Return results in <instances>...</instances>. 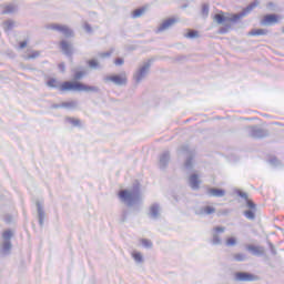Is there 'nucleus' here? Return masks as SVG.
Listing matches in <instances>:
<instances>
[{
    "label": "nucleus",
    "mask_w": 284,
    "mask_h": 284,
    "mask_svg": "<svg viewBox=\"0 0 284 284\" xmlns=\"http://www.w3.org/2000/svg\"><path fill=\"white\" fill-rule=\"evenodd\" d=\"M47 85H49V88H58L60 92H99V88L78 81H64L59 85V81H57L54 78H50Z\"/></svg>",
    "instance_id": "obj_1"
},
{
    "label": "nucleus",
    "mask_w": 284,
    "mask_h": 284,
    "mask_svg": "<svg viewBox=\"0 0 284 284\" xmlns=\"http://www.w3.org/2000/svg\"><path fill=\"white\" fill-rule=\"evenodd\" d=\"M256 6H258L257 1L251 3L248 7H246L245 11L242 13H226V12L220 11L219 13H216L213 17V19L216 23H219V26H221L223 23H239V21H241V19H243L245 13L252 12V10H254V8H256Z\"/></svg>",
    "instance_id": "obj_2"
},
{
    "label": "nucleus",
    "mask_w": 284,
    "mask_h": 284,
    "mask_svg": "<svg viewBox=\"0 0 284 284\" xmlns=\"http://www.w3.org/2000/svg\"><path fill=\"white\" fill-rule=\"evenodd\" d=\"M235 280L241 282L252 283L254 281H258V276L252 273L237 272L235 273Z\"/></svg>",
    "instance_id": "obj_3"
},
{
    "label": "nucleus",
    "mask_w": 284,
    "mask_h": 284,
    "mask_svg": "<svg viewBox=\"0 0 284 284\" xmlns=\"http://www.w3.org/2000/svg\"><path fill=\"white\" fill-rule=\"evenodd\" d=\"M278 21H281V16L270 13V14H265L262 18L261 24L262 26H274V24L278 23Z\"/></svg>",
    "instance_id": "obj_4"
},
{
    "label": "nucleus",
    "mask_w": 284,
    "mask_h": 284,
    "mask_svg": "<svg viewBox=\"0 0 284 284\" xmlns=\"http://www.w3.org/2000/svg\"><path fill=\"white\" fill-rule=\"evenodd\" d=\"M105 81H111V83H114L115 85H125V83H128V77L125 73L109 75Z\"/></svg>",
    "instance_id": "obj_5"
},
{
    "label": "nucleus",
    "mask_w": 284,
    "mask_h": 284,
    "mask_svg": "<svg viewBox=\"0 0 284 284\" xmlns=\"http://www.w3.org/2000/svg\"><path fill=\"white\" fill-rule=\"evenodd\" d=\"M50 30H55L57 32H62L64 37H72V30L68 26L63 24H51Z\"/></svg>",
    "instance_id": "obj_6"
},
{
    "label": "nucleus",
    "mask_w": 284,
    "mask_h": 284,
    "mask_svg": "<svg viewBox=\"0 0 284 284\" xmlns=\"http://www.w3.org/2000/svg\"><path fill=\"white\" fill-rule=\"evenodd\" d=\"M118 196L119 199H121V201H128L129 203H132V201H134V194H132V192L128 190L120 191Z\"/></svg>",
    "instance_id": "obj_7"
},
{
    "label": "nucleus",
    "mask_w": 284,
    "mask_h": 284,
    "mask_svg": "<svg viewBox=\"0 0 284 284\" xmlns=\"http://www.w3.org/2000/svg\"><path fill=\"white\" fill-rule=\"evenodd\" d=\"M190 184L193 190H199V186L201 185V180L199 179V174H192L190 176Z\"/></svg>",
    "instance_id": "obj_8"
},
{
    "label": "nucleus",
    "mask_w": 284,
    "mask_h": 284,
    "mask_svg": "<svg viewBox=\"0 0 284 284\" xmlns=\"http://www.w3.org/2000/svg\"><path fill=\"white\" fill-rule=\"evenodd\" d=\"M267 30L265 29H253L248 32V37H265Z\"/></svg>",
    "instance_id": "obj_9"
},
{
    "label": "nucleus",
    "mask_w": 284,
    "mask_h": 284,
    "mask_svg": "<svg viewBox=\"0 0 284 284\" xmlns=\"http://www.w3.org/2000/svg\"><path fill=\"white\" fill-rule=\"evenodd\" d=\"M209 194H210V196H216V197L225 196V190H223V189H209Z\"/></svg>",
    "instance_id": "obj_10"
},
{
    "label": "nucleus",
    "mask_w": 284,
    "mask_h": 284,
    "mask_svg": "<svg viewBox=\"0 0 284 284\" xmlns=\"http://www.w3.org/2000/svg\"><path fill=\"white\" fill-rule=\"evenodd\" d=\"M175 23H176V19L174 18L168 19L161 24L160 30H168V28H172V26H174Z\"/></svg>",
    "instance_id": "obj_11"
},
{
    "label": "nucleus",
    "mask_w": 284,
    "mask_h": 284,
    "mask_svg": "<svg viewBox=\"0 0 284 284\" xmlns=\"http://www.w3.org/2000/svg\"><path fill=\"white\" fill-rule=\"evenodd\" d=\"M67 123H70L73 128H81V120L77 118H67Z\"/></svg>",
    "instance_id": "obj_12"
},
{
    "label": "nucleus",
    "mask_w": 284,
    "mask_h": 284,
    "mask_svg": "<svg viewBox=\"0 0 284 284\" xmlns=\"http://www.w3.org/2000/svg\"><path fill=\"white\" fill-rule=\"evenodd\" d=\"M148 72V67H143L142 69H140V71L138 72L135 80L136 81H141V79H143L145 77Z\"/></svg>",
    "instance_id": "obj_13"
},
{
    "label": "nucleus",
    "mask_w": 284,
    "mask_h": 284,
    "mask_svg": "<svg viewBox=\"0 0 284 284\" xmlns=\"http://www.w3.org/2000/svg\"><path fill=\"white\" fill-rule=\"evenodd\" d=\"M232 30V24L226 23L224 27L219 29V34H227Z\"/></svg>",
    "instance_id": "obj_14"
},
{
    "label": "nucleus",
    "mask_w": 284,
    "mask_h": 284,
    "mask_svg": "<svg viewBox=\"0 0 284 284\" xmlns=\"http://www.w3.org/2000/svg\"><path fill=\"white\" fill-rule=\"evenodd\" d=\"M246 248L248 252H252V254H261V247L255 245H247Z\"/></svg>",
    "instance_id": "obj_15"
},
{
    "label": "nucleus",
    "mask_w": 284,
    "mask_h": 284,
    "mask_svg": "<svg viewBox=\"0 0 284 284\" xmlns=\"http://www.w3.org/2000/svg\"><path fill=\"white\" fill-rule=\"evenodd\" d=\"M144 12H145V9H143V8L136 9L133 11L132 17H133V19H138V17H143Z\"/></svg>",
    "instance_id": "obj_16"
},
{
    "label": "nucleus",
    "mask_w": 284,
    "mask_h": 284,
    "mask_svg": "<svg viewBox=\"0 0 284 284\" xmlns=\"http://www.w3.org/2000/svg\"><path fill=\"white\" fill-rule=\"evenodd\" d=\"M234 261H237V263H241L245 261L246 256L243 253H236L233 255Z\"/></svg>",
    "instance_id": "obj_17"
},
{
    "label": "nucleus",
    "mask_w": 284,
    "mask_h": 284,
    "mask_svg": "<svg viewBox=\"0 0 284 284\" xmlns=\"http://www.w3.org/2000/svg\"><path fill=\"white\" fill-rule=\"evenodd\" d=\"M132 257L134 258V261H136V263H142L143 262V255H141L140 252H133Z\"/></svg>",
    "instance_id": "obj_18"
},
{
    "label": "nucleus",
    "mask_w": 284,
    "mask_h": 284,
    "mask_svg": "<svg viewBox=\"0 0 284 284\" xmlns=\"http://www.w3.org/2000/svg\"><path fill=\"white\" fill-rule=\"evenodd\" d=\"M60 45H61V49L63 50V52H65V54H69V52H70V44L67 41H62L60 43Z\"/></svg>",
    "instance_id": "obj_19"
},
{
    "label": "nucleus",
    "mask_w": 284,
    "mask_h": 284,
    "mask_svg": "<svg viewBox=\"0 0 284 284\" xmlns=\"http://www.w3.org/2000/svg\"><path fill=\"white\" fill-rule=\"evenodd\" d=\"M226 245L227 247H234V245H236V237H227Z\"/></svg>",
    "instance_id": "obj_20"
},
{
    "label": "nucleus",
    "mask_w": 284,
    "mask_h": 284,
    "mask_svg": "<svg viewBox=\"0 0 284 284\" xmlns=\"http://www.w3.org/2000/svg\"><path fill=\"white\" fill-rule=\"evenodd\" d=\"M84 77H85L84 71H75V73H74L75 81H79V80L83 79Z\"/></svg>",
    "instance_id": "obj_21"
},
{
    "label": "nucleus",
    "mask_w": 284,
    "mask_h": 284,
    "mask_svg": "<svg viewBox=\"0 0 284 284\" xmlns=\"http://www.w3.org/2000/svg\"><path fill=\"white\" fill-rule=\"evenodd\" d=\"M187 39H196L199 37V31L191 30L186 33Z\"/></svg>",
    "instance_id": "obj_22"
},
{
    "label": "nucleus",
    "mask_w": 284,
    "mask_h": 284,
    "mask_svg": "<svg viewBox=\"0 0 284 284\" xmlns=\"http://www.w3.org/2000/svg\"><path fill=\"white\" fill-rule=\"evenodd\" d=\"M204 214H214V212H216V209H214V206H205L203 209Z\"/></svg>",
    "instance_id": "obj_23"
},
{
    "label": "nucleus",
    "mask_w": 284,
    "mask_h": 284,
    "mask_svg": "<svg viewBox=\"0 0 284 284\" xmlns=\"http://www.w3.org/2000/svg\"><path fill=\"white\" fill-rule=\"evenodd\" d=\"M10 12H14V6H12V4L4 7L3 14H10Z\"/></svg>",
    "instance_id": "obj_24"
},
{
    "label": "nucleus",
    "mask_w": 284,
    "mask_h": 284,
    "mask_svg": "<svg viewBox=\"0 0 284 284\" xmlns=\"http://www.w3.org/2000/svg\"><path fill=\"white\" fill-rule=\"evenodd\" d=\"M88 65L90 68H92V69H97V68H99V61H97V60H89L88 61Z\"/></svg>",
    "instance_id": "obj_25"
},
{
    "label": "nucleus",
    "mask_w": 284,
    "mask_h": 284,
    "mask_svg": "<svg viewBox=\"0 0 284 284\" xmlns=\"http://www.w3.org/2000/svg\"><path fill=\"white\" fill-rule=\"evenodd\" d=\"M2 236L4 241H10V239H12V231H4Z\"/></svg>",
    "instance_id": "obj_26"
},
{
    "label": "nucleus",
    "mask_w": 284,
    "mask_h": 284,
    "mask_svg": "<svg viewBox=\"0 0 284 284\" xmlns=\"http://www.w3.org/2000/svg\"><path fill=\"white\" fill-rule=\"evenodd\" d=\"M141 243L143 245V247H152V242L148 239H142Z\"/></svg>",
    "instance_id": "obj_27"
},
{
    "label": "nucleus",
    "mask_w": 284,
    "mask_h": 284,
    "mask_svg": "<svg viewBox=\"0 0 284 284\" xmlns=\"http://www.w3.org/2000/svg\"><path fill=\"white\" fill-rule=\"evenodd\" d=\"M209 12H210V7L207 4H203L202 14H204V17H207Z\"/></svg>",
    "instance_id": "obj_28"
},
{
    "label": "nucleus",
    "mask_w": 284,
    "mask_h": 284,
    "mask_svg": "<svg viewBox=\"0 0 284 284\" xmlns=\"http://www.w3.org/2000/svg\"><path fill=\"white\" fill-rule=\"evenodd\" d=\"M151 214H152V216H158L159 215V206L153 205L151 207Z\"/></svg>",
    "instance_id": "obj_29"
},
{
    "label": "nucleus",
    "mask_w": 284,
    "mask_h": 284,
    "mask_svg": "<svg viewBox=\"0 0 284 284\" xmlns=\"http://www.w3.org/2000/svg\"><path fill=\"white\" fill-rule=\"evenodd\" d=\"M244 214L246 219L254 220V211H246Z\"/></svg>",
    "instance_id": "obj_30"
},
{
    "label": "nucleus",
    "mask_w": 284,
    "mask_h": 284,
    "mask_svg": "<svg viewBox=\"0 0 284 284\" xmlns=\"http://www.w3.org/2000/svg\"><path fill=\"white\" fill-rule=\"evenodd\" d=\"M247 207H250V210H255L256 209V204H254V202L252 200H247Z\"/></svg>",
    "instance_id": "obj_31"
},
{
    "label": "nucleus",
    "mask_w": 284,
    "mask_h": 284,
    "mask_svg": "<svg viewBox=\"0 0 284 284\" xmlns=\"http://www.w3.org/2000/svg\"><path fill=\"white\" fill-rule=\"evenodd\" d=\"M39 51H33L31 54H29L28 57H27V59H37V57H39Z\"/></svg>",
    "instance_id": "obj_32"
},
{
    "label": "nucleus",
    "mask_w": 284,
    "mask_h": 284,
    "mask_svg": "<svg viewBox=\"0 0 284 284\" xmlns=\"http://www.w3.org/2000/svg\"><path fill=\"white\" fill-rule=\"evenodd\" d=\"M114 63H115V65H123V63H124L123 58L115 59Z\"/></svg>",
    "instance_id": "obj_33"
},
{
    "label": "nucleus",
    "mask_w": 284,
    "mask_h": 284,
    "mask_svg": "<svg viewBox=\"0 0 284 284\" xmlns=\"http://www.w3.org/2000/svg\"><path fill=\"white\" fill-rule=\"evenodd\" d=\"M11 246H12V245L10 244V242H6V243L3 244V250L8 251V250H10Z\"/></svg>",
    "instance_id": "obj_34"
},
{
    "label": "nucleus",
    "mask_w": 284,
    "mask_h": 284,
    "mask_svg": "<svg viewBox=\"0 0 284 284\" xmlns=\"http://www.w3.org/2000/svg\"><path fill=\"white\" fill-rule=\"evenodd\" d=\"M214 230L215 232H225V227L223 226H216Z\"/></svg>",
    "instance_id": "obj_35"
},
{
    "label": "nucleus",
    "mask_w": 284,
    "mask_h": 284,
    "mask_svg": "<svg viewBox=\"0 0 284 284\" xmlns=\"http://www.w3.org/2000/svg\"><path fill=\"white\" fill-rule=\"evenodd\" d=\"M58 68L61 72H65V64L61 63Z\"/></svg>",
    "instance_id": "obj_36"
},
{
    "label": "nucleus",
    "mask_w": 284,
    "mask_h": 284,
    "mask_svg": "<svg viewBox=\"0 0 284 284\" xmlns=\"http://www.w3.org/2000/svg\"><path fill=\"white\" fill-rule=\"evenodd\" d=\"M27 45H28V41L20 42V48L21 49L27 48Z\"/></svg>",
    "instance_id": "obj_37"
},
{
    "label": "nucleus",
    "mask_w": 284,
    "mask_h": 284,
    "mask_svg": "<svg viewBox=\"0 0 284 284\" xmlns=\"http://www.w3.org/2000/svg\"><path fill=\"white\" fill-rule=\"evenodd\" d=\"M14 27V23L13 22H7V28H13Z\"/></svg>",
    "instance_id": "obj_38"
},
{
    "label": "nucleus",
    "mask_w": 284,
    "mask_h": 284,
    "mask_svg": "<svg viewBox=\"0 0 284 284\" xmlns=\"http://www.w3.org/2000/svg\"><path fill=\"white\" fill-rule=\"evenodd\" d=\"M220 242H221V240H219V237L214 239V243H220Z\"/></svg>",
    "instance_id": "obj_39"
},
{
    "label": "nucleus",
    "mask_w": 284,
    "mask_h": 284,
    "mask_svg": "<svg viewBox=\"0 0 284 284\" xmlns=\"http://www.w3.org/2000/svg\"><path fill=\"white\" fill-rule=\"evenodd\" d=\"M268 6L272 7V6H274V3L270 2Z\"/></svg>",
    "instance_id": "obj_40"
}]
</instances>
